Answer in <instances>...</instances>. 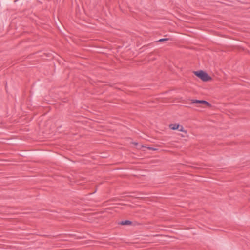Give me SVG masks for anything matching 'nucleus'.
I'll use <instances>...</instances> for the list:
<instances>
[{
	"mask_svg": "<svg viewBox=\"0 0 250 250\" xmlns=\"http://www.w3.org/2000/svg\"><path fill=\"white\" fill-rule=\"evenodd\" d=\"M194 73L203 81L207 82L211 79V78L208 76L207 73L203 71L200 70L198 71H194Z\"/></svg>",
	"mask_w": 250,
	"mask_h": 250,
	"instance_id": "nucleus-1",
	"label": "nucleus"
},
{
	"mask_svg": "<svg viewBox=\"0 0 250 250\" xmlns=\"http://www.w3.org/2000/svg\"><path fill=\"white\" fill-rule=\"evenodd\" d=\"M191 103L199 104H200L199 105H197V107H203L204 106H207L210 107L211 106V104L206 101L192 99L191 100Z\"/></svg>",
	"mask_w": 250,
	"mask_h": 250,
	"instance_id": "nucleus-2",
	"label": "nucleus"
},
{
	"mask_svg": "<svg viewBox=\"0 0 250 250\" xmlns=\"http://www.w3.org/2000/svg\"><path fill=\"white\" fill-rule=\"evenodd\" d=\"M180 125L179 124H170L169 125V128L172 130H176L179 129Z\"/></svg>",
	"mask_w": 250,
	"mask_h": 250,
	"instance_id": "nucleus-3",
	"label": "nucleus"
},
{
	"mask_svg": "<svg viewBox=\"0 0 250 250\" xmlns=\"http://www.w3.org/2000/svg\"><path fill=\"white\" fill-rule=\"evenodd\" d=\"M119 224L122 225H130L132 224V222L129 220H125L121 221Z\"/></svg>",
	"mask_w": 250,
	"mask_h": 250,
	"instance_id": "nucleus-4",
	"label": "nucleus"
},
{
	"mask_svg": "<svg viewBox=\"0 0 250 250\" xmlns=\"http://www.w3.org/2000/svg\"><path fill=\"white\" fill-rule=\"evenodd\" d=\"M178 130H179L181 132H186L182 126L180 125V127L179 129H178Z\"/></svg>",
	"mask_w": 250,
	"mask_h": 250,
	"instance_id": "nucleus-5",
	"label": "nucleus"
},
{
	"mask_svg": "<svg viewBox=\"0 0 250 250\" xmlns=\"http://www.w3.org/2000/svg\"><path fill=\"white\" fill-rule=\"evenodd\" d=\"M168 40V39L167 38H163V39H160L158 42H164L165 41H167Z\"/></svg>",
	"mask_w": 250,
	"mask_h": 250,
	"instance_id": "nucleus-6",
	"label": "nucleus"
},
{
	"mask_svg": "<svg viewBox=\"0 0 250 250\" xmlns=\"http://www.w3.org/2000/svg\"><path fill=\"white\" fill-rule=\"evenodd\" d=\"M147 149H149V150H153V151H155V150H157L156 148H153V147H148Z\"/></svg>",
	"mask_w": 250,
	"mask_h": 250,
	"instance_id": "nucleus-7",
	"label": "nucleus"
}]
</instances>
